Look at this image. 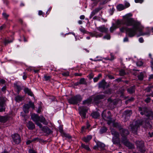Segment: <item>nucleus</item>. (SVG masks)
Instances as JSON below:
<instances>
[{"label": "nucleus", "instance_id": "f257e3e1", "mask_svg": "<svg viewBox=\"0 0 153 153\" xmlns=\"http://www.w3.org/2000/svg\"><path fill=\"white\" fill-rule=\"evenodd\" d=\"M139 26L141 27V29L140 30H139L136 27L134 26L133 28H128L127 29L126 34L130 37H133L135 36L137 34V31L140 32V35L138 36L144 35H149L150 34L149 32H147L146 33L142 32V30L144 27L141 24L139 25Z\"/></svg>", "mask_w": 153, "mask_h": 153}, {"label": "nucleus", "instance_id": "f03ea898", "mask_svg": "<svg viewBox=\"0 0 153 153\" xmlns=\"http://www.w3.org/2000/svg\"><path fill=\"white\" fill-rule=\"evenodd\" d=\"M123 23L128 26L133 25V26L138 28L139 30L141 29V27L139 26V25L141 24L140 23L135 21L133 18L123 19Z\"/></svg>", "mask_w": 153, "mask_h": 153}, {"label": "nucleus", "instance_id": "7ed1b4c3", "mask_svg": "<svg viewBox=\"0 0 153 153\" xmlns=\"http://www.w3.org/2000/svg\"><path fill=\"white\" fill-rule=\"evenodd\" d=\"M102 116L103 119L107 122V124L110 125L112 122V115L111 112L106 110H104L102 114Z\"/></svg>", "mask_w": 153, "mask_h": 153}, {"label": "nucleus", "instance_id": "20e7f679", "mask_svg": "<svg viewBox=\"0 0 153 153\" xmlns=\"http://www.w3.org/2000/svg\"><path fill=\"white\" fill-rule=\"evenodd\" d=\"M138 110L142 115L145 114L146 117H151L153 119V112L149 110L146 107H139Z\"/></svg>", "mask_w": 153, "mask_h": 153}, {"label": "nucleus", "instance_id": "39448f33", "mask_svg": "<svg viewBox=\"0 0 153 153\" xmlns=\"http://www.w3.org/2000/svg\"><path fill=\"white\" fill-rule=\"evenodd\" d=\"M143 121L142 120L133 121L131 124L130 125L131 130L132 132L135 133L137 132V128L143 124Z\"/></svg>", "mask_w": 153, "mask_h": 153}, {"label": "nucleus", "instance_id": "423d86ee", "mask_svg": "<svg viewBox=\"0 0 153 153\" xmlns=\"http://www.w3.org/2000/svg\"><path fill=\"white\" fill-rule=\"evenodd\" d=\"M82 99L81 96L80 95L74 96L68 99V102L70 104L77 105L80 102Z\"/></svg>", "mask_w": 153, "mask_h": 153}, {"label": "nucleus", "instance_id": "0eeeda50", "mask_svg": "<svg viewBox=\"0 0 153 153\" xmlns=\"http://www.w3.org/2000/svg\"><path fill=\"white\" fill-rule=\"evenodd\" d=\"M31 119L35 123L40 121L45 125H47V122L46 121L45 118L42 116H39L37 114H32L31 115Z\"/></svg>", "mask_w": 153, "mask_h": 153}, {"label": "nucleus", "instance_id": "6e6552de", "mask_svg": "<svg viewBox=\"0 0 153 153\" xmlns=\"http://www.w3.org/2000/svg\"><path fill=\"white\" fill-rule=\"evenodd\" d=\"M135 143L137 150L141 153H144L146 151L144 142L142 140H137Z\"/></svg>", "mask_w": 153, "mask_h": 153}, {"label": "nucleus", "instance_id": "1a4fd4ad", "mask_svg": "<svg viewBox=\"0 0 153 153\" xmlns=\"http://www.w3.org/2000/svg\"><path fill=\"white\" fill-rule=\"evenodd\" d=\"M120 134L122 136V140H125L127 139V136L129 134V132L127 129L123 128L119 131Z\"/></svg>", "mask_w": 153, "mask_h": 153}, {"label": "nucleus", "instance_id": "9d476101", "mask_svg": "<svg viewBox=\"0 0 153 153\" xmlns=\"http://www.w3.org/2000/svg\"><path fill=\"white\" fill-rule=\"evenodd\" d=\"M6 99L3 97H0V112L5 111Z\"/></svg>", "mask_w": 153, "mask_h": 153}, {"label": "nucleus", "instance_id": "9b49d317", "mask_svg": "<svg viewBox=\"0 0 153 153\" xmlns=\"http://www.w3.org/2000/svg\"><path fill=\"white\" fill-rule=\"evenodd\" d=\"M79 113L82 117V118L85 119L86 117V114L88 111L87 107L84 106H82L79 107Z\"/></svg>", "mask_w": 153, "mask_h": 153}, {"label": "nucleus", "instance_id": "f8f14e48", "mask_svg": "<svg viewBox=\"0 0 153 153\" xmlns=\"http://www.w3.org/2000/svg\"><path fill=\"white\" fill-rule=\"evenodd\" d=\"M99 88H102L103 90L109 87V85L105 82V79H102L98 84Z\"/></svg>", "mask_w": 153, "mask_h": 153}, {"label": "nucleus", "instance_id": "ddd939ff", "mask_svg": "<svg viewBox=\"0 0 153 153\" xmlns=\"http://www.w3.org/2000/svg\"><path fill=\"white\" fill-rule=\"evenodd\" d=\"M105 97V96L104 94L97 95L94 97V102L96 104H99L100 102V100L103 99Z\"/></svg>", "mask_w": 153, "mask_h": 153}, {"label": "nucleus", "instance_id": "4468645a", "mask_svg": "<svg viewBox=\"0 0 153 153\" xmlns=\"http://www.w3.org/2000/svg\"><path fill=\"white\" fill-rule=\"evenodd\" d=\"M12 138L14 142L17 144L20 143L21 141V139L19 134H14L12 136Z\"/></svg>", "mask_w": 153, "mask_h": 153}, {"label": "nucleus", "instance_id": "2eb2a0df", "mask_svg": "<svg viewBox=\"0 0 153 153\" xmlns=\"http://www.w3.org/2000/svg\"><path fill=\"white\" fill-rule=\"evenodd\" d=\"M122 142L129 149H131L134 148V145L129 142L127 139L125 140H122Z\"/></svg>", "mask_w": 153, "mask_h": 153}, {"label": "nucleus", "instance_id": "dca6fc26", "mask_svg": "<svg viewBox=\"0 0 153 153\" xmlns=\"http://www.w3.org/2000/svg\"><path fill=\"white\" fill-rule=\"evenodd\" d=\"M96 28L98 30L102 33H107L108 31V29L105 27L104 26L97 27Z\"/></svg>", "mask_w": 153, "mask_h": 153}, {"label": "nucleus", "instance_id": "f3484780", "mask_svg": "<svg viewBox=\"0 0 153 153\" xmlns=\"http://www.w3.org/2000/svg\"><path fill=\"white\" fill-rule=\"evenodd\" d=\"M26 126L30 130H32L35 128V125L32 121H30L27 123Z\"/></svg>", "mask_w": 153, "mask_h": 153}, {"label": "nucleus", "instance_id": "a211bd4d", "mask_svg": "<svg viewBox=\"0 0 153 153\" xmlns=\"http://www.w3.org/2000/svg\"><path fill=\"white\" fill-rule=\"evenodd\" d=\"M112 141L113 144L118 145L120 143V137H112Z\"/></svg>", "mask_w": 153, "mask_h": 153}, {"label": "nucleus", "instance_id": "6ab92c4d", "mask_svg": "<svg viewBox=\"0 0 153 153\" xmlns=\"http://www.w3.org/2000/svg\"><path fill=\"white\" fill-rule=\"evenodd\" d=\"M14 88L17 90V92L18 94L19 93L20 91L22 89V87L19 85L17 82L14 84Z\"/></svg>", "mask_w": 153, "mask_h": 153}, {"label": "nucleus", "instance_id": "aec40b11", "mask_svg": "<svg viewBox=\"0 0 153 153\" xmlns=\"http://www.w3.org/2000/svg\"><path fill=\"white\" fill-rule=\"evenodd\" d=\"M111 134L113 136V137H120L119 133L114 128L111 129Z\"/></svg>", "mask_w": 153, "mask_h": 153}, {"label": "nucleus", "instance_id": "412c9836", "mask_svg": "<svg viewBox=\"0 0 153 153\" xmlns=\"http://www.w3.org/2000/svg\"><path fill=\"white\" fill-rule=\"evenodd\" d=\"M107 107L110 109H112L114 108V105H113V104L111 101V99L109 98L108 99Z\"/></svg>", "mask_w": 153, "mask_h": 153}, {"label": "nucleus", "instance_id": "4be33fe9", "mask_svg": "<svg viewBox=\"0 0 153 153\" xmlns=\"http://www.w3.org/2000/svg\"><path fill=\"white\" fill-rule=\"evenodd\" d=\"M101 9V8L100 7H98L95 9L91 12V14L90 16V19L93 16L99 12Z\"/></svg>", "mask_w": 153, "mask_h": 153}, {"label": "nucleus", "instance_id": "5701e85b", "mask_svg": "<svg viewBox=\"0 0 153 153\" xmlns=\"http://www.w3.org/2000/svg\"><path fill=\"white\" fill-rule=\"evenodd\" d=\"M135 86L134 85L127 89L128 92L130 94H132L135 92Z\"/></svg>", "mask_w": 153, "mask_h": 153}, {"label": "nucleus", "instance_id": "b1692460", "mask_svg": "<svg viewBox=\"0 0 153 153\" xmlns=\"http://www.w3.org/2000/svg\"><path fill=\"white\" fill-rule=\"evenodd\" d=\"M24 92L28 94L31 96L34 97V94H33L32 92L31 91L30 89H29L28 88H25L24 89Z\"/></svg>", "mask_w": 153, "mask_h": 153}, {"label": "nucleus", "instance_id": "393cba45", "mask_svg": "<svg viewBox=\"0 0 153 153\" xmlns=\"http://www.w3.org/2000/svg\"><path fill=\"white\" fill-rule=\"evenodd\" d=\"M42 130L44 132L48 134H50L52 132L51 130L48 127L46 126L43 127Z\"/></svg>", "mask_w": 153, "mask_h": 153}, {"label": "nucleus", "instance_id": "a878e982", "mask_svg": "<svg viewBox=\"0 0 153 153\" xmlns=\"http://www.w3.org/2000/svg\"><path fill=\"white\" fill-rule=\"evenodd\" d=\"M113 126L114 127L118 128L119 131L122 128L121 125L120 123L117 122L113 123Z\"/></svg>", "mask_w": 153, "mask_h": 153}, {"label": "nucleus", "instance_id": "bb28decb", "mask_svg": "<svg viewBox=\"0 0 153 153\" xmlns=\"http://www.w3.org/2000/svg\"><path fill=\"white\" fill-rule=\"evenodd\" d=\"M24 97L19 95H17L15 97V100L17 102H19L24 99Z\"/></svg>", "mask_w": 153, "mask_h": 153}, {"label": "nucleus", "instance_id": "cd10ccee", "mask_svg": "<svg viewBox=\"0 0 153 153\" xmlns=\"http://www.w3.org/2000/svg\"><path fill=\"white\" fill-rule=\"evenodd\" d=\"M9 117L8 116H1V122L6 123L9 119Z\"/></svg>", "mask_w": 153, "mask_h": 153}, {"label": "nucleus", "instance_id": "c85d7f7f", "mask_svg": "<svg viewBox=\"0 0 153 153\" xmlns=\"http://www.w3.org/2000/svg\"><path fill=\"white\" fill-rule=\"evenodd\" d=\"M30 107L27 104H25L23 107V110L25 113H28L29 112V109Z\"/></svg>", "mask_w": 153, "mask_h": 153}, {"label": "nucleus", "instance_id": "c756f323", "mask_svg": "<svg viewBox=\"0 0 153 153\" xmlns=\"http://www.w3.org/2000/svg\"><path fill=\"white\" fill-rule=\"evenodd\" d=\"M92 138L91 135H88L86 137H84L83 138L82 140L85 143L88 142Z\"/></svg>", "mask_w": 153, "mask_h": 153}, {"label": "nucleus", "instance_id": "7c9ffc66", "mask_svg": "<svg viewBox=\"0 0 153 153\" xmlns=\"http://www.w3.org/2000/svg\"><path fill=\"white\" fill-rule=\"evenodd\" d=\"M98 148H100L101 150H104L105 147V145L103 143L99 142L97 143Z\"/></svg>", "mask_w": 153, "mask_h": 153}, {"label": "nucleus", "instance_id": "2f4dec72", "mask_svg": "<svg viewBox=\"0 0 153 153\" xmlns=\"http://www.w3.org/2000/svg\"><path fill=\"white\" fill-rule=\"evenodd\" d=\"M91 115L94 118H97L100 116V113L96 111H95L91 114Z\"/></svg>", "mask_w": 153, "mask_h": 153}, {"label": "nucleus", "instance_id": "473e14b6", "mask_svg": "<svg viewBox=\"0 0 153 153\" xmlns=\"http://www.w3.org/2000/svg\"><path fill=\"white\" fill-rule=\"evenodd\" d=\"M124 114L126 116H130L132 114L131 110H126L124 112Z\"/></svg>", "mask_w": 153, "mask_h": 153}, {"label": "nucleus", "instance_id": "72a5a7b5", "mask_svg": "<svg viewBox=\"0 0 153 153\" xmlns=\"http://www.w3.org/2000/svg\"><path fill=\"white\" fill-rule=\"evenodd\" d=\"M117 8L119 11L122 10L125 8V6L122 4H120L117 5Z\"/></svg>", "mask_w": 153, "mask_h": 153}, {"label": "nucleus", "instance_id": "f704fd0d", "mask_svg": "<svg viewBox=\"0 0 153 153\" xmlns=\"http://www.w3.org/2000/svg\"><path fill=\"white\" fill-rule=\"evenodd\" d=\"M92 100V99L89 98L83 101L82 104L83 105H85L86 104H89L91 103Z\"/></svg>", "mask_w": 153, "mask_h": 153}, {"label": "nucleus", "instance_id": "c9c22d12", "mask_svg": "<svg viewBox=\"0 0 153 153\" xmlns=\"http://www.w3.org/2000/svg\"><path fill=\"white\" fill-rule=\"evenodd\" d=\"M112 90L111 88H109L105 90L103 93L105 94H111L112 93Z\"/></svg>", "mask_w": 153, "mask_h": 153}, {"label": "nucleus", "instance_id": "e433bc0d", "mask_svg": "<svg viewBox=\"0 0 153 153\" xmlns=\"http://www.w3.org/2000/svg\"><path fill=\"white\" fill-rule=\"evenodd\" d=\"M1 42H4V45L6 46L8 43L12 42V40H7L6 39H2V40Z\"/></svg>", "mask_w": 153, "mask_h": 153}, {"label": "nucleus", "instance_id": "4c0bfd02", "mask_svg": "<svg viewBox=\"0 0 153 153\" xmlns=\"http://www.w3.org/2000/svg\"><path fill=\"white\" fill-rule=\"evenodd\" d=\"M107 128L106 127H102L100 131V133L101 134H102L103 133L106 132L107 131Z\"/></svg>", "mask_w": 153, "mask_h": 153}, {"label": "nucleus", "instance_id": "58836bf2", "mask_svg": "<svg viewBox=\"0 0 153 153\" xmlns=\"http://www.w3.org/2000/svg\"><path fill=\"white\" fill-rule=\"evenodd\" d=\"M117 25L113 24L112 27H111L110 28V31L111 33H113L114 30L116 28H117Z\"/></svg>", "mask_w": 153, "mask_h": 153}, {"label": "nucleus", "instance_id": "ea45409f", "mask_svg": "<svg viewBox=\"0 0 153 153\" xmlns=\"http://www.w3.org/2000/svg\"><path fill=\"white\" fill-rule=\"evenodd\" d=\"M138 79L140 80H142L143 79L144 76L142 72H141L140 74L137 76Z\"/></svg>", "mask_w": 153, "mask_h": 153}, {"label": "nucleus", "instance_id": "a19ab883", "mask_svg": "<svg viewBox=\"0 0 153 153\" xmlns=\"http://www.w3.org/2000/svg\"><path fill=\"white\" fill-rule=\"evenodd\" d=\"M81 146L87 150L89 151L90 150V148L88 145H85V144L82 143Z\"/></svg>", "mask_w": 153, "mask_h": 153}, {"label": "nucleus", "instance_id": "79ce46f5", "mask_svg": "<svg viewBox=\"0 0 153 153\" xmlns=\"http://www.w3.org/2000/svg\"><path fill=\"white\" fill-rule=\"evenodd\" d=\"M153 88V86H149L147 87L144 90L147 92H149L151 90V89Z\"/></svg>", "mask_w": 153, "mask_h": 153}, {"label": "nucleus", "instance_id": "37998d69", "mask_svg": "<svg viewBox=\"0 0 153 153\" xmlns=\"http://www.w3.org/2000/svg\"><path fill=\"white\" fill-rule=\"evenodd\" d=\"M102 76V74H99L97 77H95L94 78V82H97L99 79Z\"/></svg>", "mask_w": 153, "mask_h": 153}, {"label": "nucleus", "instance_id": "c03bdc74", "mask_svg": "<svg viewBox=\"0 0 153 153\" xmlns=\"http://www.w3.org/2000/svg\"><path fill=\"white\" fill-rule=\"evenodd\" d=\"M132 16V14L131 13H129L125 16H123V19L128 18V19H132V18H130L129 17Z\"/></svg>", "mask_w": 153, "mask_h": 153}, {"label": "nucleus", "instance_id": "a18cd8bd", "mask_svg": "<svg viewBox=\"0 0 153 153\" xmlns=\"http://www.w3.org/2000/svg\"><path fill=\"white\" fill-rule=\"evenodd\" d=\"M79 83L80 84H86V81L84 78L81 79L79 80Z\"/></svg>", "mask_w": 153, "mask_h": 153}, {"label": "nucleus", "instance_id": "49530a36", "mask_svg": "<svg viewBox=\"0 0 153 153\" xmlns=\"http://www.w3.org/2000/svg\"><path fill=\"white\" fill-rule=\"evenodd\" d=\"M128 27H123L120 29V31L121 32H123L124 31V30H125L126 31V33H127V29H128Z\"/></svg>", "mask_w": 153, "mask_h": 153}, {"label": "nucleus", "instance_id": "de8ad7c7", "mask_svg": "<svg viewBox=\"0 0 153 153\" xmlns=\"http://www.w3.org/2000/svg\"><path fill=\"white\" fill-rule=\"evenodd\" d=\"M95 37H96L97 38L101 37L103 35V34L102 33H99L97 32H95Z\"/></svg>", "mask_w": 153, "mask_h": 153}, {"label": "nucleus", "instance_id": "09e8293b", "mask_svg": "<svg viewBox=\"0 0 153 153\" xmlns=\"http://www.w3.org/2000/svg\"><path fill=\"white\" fill-rule=\"evenodd\" d=\"M119 74L121 76H123L126 74V73L124 70L121 69L119 71Z\"/></svg>", "mask_w": 153, "mask_h": 153}, {"label": "nucleus", "instance_id": "8fccbe9b", "mask_svg": "<svg viewBox=\"0 0 153 153\" xmlns=\"http://www.w3.org/2000/svg\"><path fill=\"white\" fill-rule=\"evenodd\" d=\"M123 20L122 21H120L119 20H117L116 22V25L117 27H118V26L120 25L123 24Z\"/></svg>", "mask_w": 153, "mask_h": 153}, {"label": "nucleus", "instance_id": "3c124183", "mask_svg": "<svg viewBox=\"0 0 153 153\" xmlns=\"http://www.w3.org/2000/svg\"><path fill=\"white\" fill-rule=\"evenodd\" d=\"M29 105L30 107H31L33 109H34L35 108L34 103H33L31 101H29L28 102Z\"/></svg>", "mask_w": 153, "mask_h": 153}, {"label": "nucleus", "instance_id": "603ef678", "mask_svg": "<svg viewBox=\"0 0 153 153\" xmlns=\"http://www.w3.org/2000/svg\"><path fill=\"white\" fill-rule=\"evenodd\" d=\"M103 39H110L111 38V36L109 34H107L105 35L103 37Z\"/></svg>", "mask_w": 153, "mask_h": 153}, {"label": "nucleus", "instance_id": "864d4df0", "mask_svg": "<svg viewBox=\"0 0 153 153\" xmlns=\"http://www.w3.org/2000/svg\"><path fill=\"white\" fill-rule=\"evenodd\" d=\"M2 15L4 17L6 20H7L8 17L9 16V15L5 13H2Z\"/></svg>", "mask_w": 153, "mask_h": 153}, {"label": "nucleus", "instance_id": "5fc2aeb1", "mask_svg": "<svg viewBox=\"0 0 153 153\" xmlns=\"http://www.w3.org/2000/svg\"><path fill=\"white\" fill-rule=\"evenodd\" d=\"M44 78H45V80L48 81L51 79V76H48L47 75H45L44 76Z\"/></svg>", "mask_w": 153, "mask_h": 153}, {"label": "nucleus", "instance_id": "6e6d98bb", "mask_svg": "<svg viewBox=\"0 0 153 153\" xmlns=\"http://www.w3.org/2000/svg\"><path fill=\"white\" fill-rule=\"evenodd\" d=\"M63 135L64 137H67L69 139H70L71 138V136L68 134L63 133Z\"/></svg>", "mask_w": 153, "mask_h": 153}, {"label": "nucleus", "instance_id": "4d7b16f0", "mask_svg": "<svg viewBox=\"0 0 153 153\" xmlns=\"http://www.w3.org/2000/svg\"><path fill=\"white\" fill-rule=\"evenodd\" d=\"M151 100V99L150 97H147V98L144 100L145 102L147 103H148L150 102Z\"/></svg>", "mask_w": 153, "mask_h": 153}, {"label": "nucleus", "instance_id": "13d9d810", "mask_svg": "<svg viewBox=\"0 0 153 153\" xmlns=\"http://www.w3.org/2000/svg\"><path fill=\"white\" fill-rule=\"evenodd\" d=\"M94 76V75L92 73H91L89 74L88 76V77L90 79H92Z\"/></svg>", "mask_w": 153, "mask_h": 153}, {"label": "nucleus", "instance_id": "bf43d9fd", "mask_svg": "<svg viewBox=\"0 0 153 153\" xmlns=\"http://www.w3.org/2000/svg\"><path fill=\"white\" fill-rule=\"evenodd\" d=\"M143 63L141 61H138L137 63V66H140L142 65Z\"/></svg>", "mask_w": 153, "mask_h": 153}, {"label": "nucleus", "instance_id": "052dcab7", "mask_svg": "<svg viewBox=\"0 0 153 153\" xmlns=\"http://www.w3.org/2000/svg\"><path fill=\"white\" fill-rule=\"evenodd\" d=\"M62 74L64 76H69V73L68 72L63 73Z\"/></svg>", "mask_w": 153, "mask_h": 153}, {"label": "nucleus", "instance_id": "680f3d73", "mask_svg": "<svg viewBox=\"0 0 153 153\" xmlns=\"http://www.w3.org/2000/svg\"><path fill=\"white\" fill-rule=\"evenodd\" d=\"M111 101L113 104V105H114L117 104V101L116 100H112L111 99Z\"/></svg>", "mask_w": 153, "mask_h": 153}, {"label": "nucleus", "instance_id": "e2e57ef3", "mask_svg": "<svg viewBox=\"0 0 153 153\" xmlns=\"http://www.w3.org/2000/svg\"><path fill=\"white\" fill-rule=\"evenodd\" d=\"M35 123L39 126L40 128H42V125L41 123H39V121Z\"/></svg>", "mask_w": 153, "mask_h": 153}, {"label": "nucleus", "instance_id": "0e129e2a", "mask_svg": "<svg viewBox=\"0 0 153 153\" xmlns=\"http://www.w3.org/2000/svg\"><path fill=\"white\" fill-rule=\"evenodd\" d=\"M107 76L110 79H114V77L113 76H112L111 75L108 74L107 75Z\"/></svg>", "mask_w": 153, "mask_h": 153}, {"label": "nucleus", "instance_id": "69168bd1", "mask_svg": "<svg viewBox=\"0 0 153 153\" xmlns=\"http://www.w3.org/2000/svg\"><path fill=\"white\" fill-rule=\"evenodd\" d=\"M110 55L111 56V58L108 59L111 61L113 60L114 59V56L112 55V53H110Z\"/></svg>", "mask_w": 153, "mask_h": 153}, {"label": "nucleus", "instance_id": "338daca9", "mask_svg": "<svg viewBox=\"0 0 153 153\" xmlns=\"http://www.w3.org/2000/svg\"><path fill=\"white\" fill-rule=\"evenodd\" d=\"M125 5L126 7H128L130 6V4L128 2H126L125 3Z\"/></svg>", "mask_w": 153, "mask_h": 153}, {"label": "nucleus", "instance_id": "774afa93", "mask_svg": "<svg viewBox=\"0 0 153 153\" xmlns=\"http://www.w3.org/2000/svg\"><path fill=\"white\" fill-rule=\"evenodd\" d=\"M29 153H36L34 150H33L32 149H31L29 150Z\"/></svg>", "mask_w": 153, "mask_h": 153}]
</instances>
